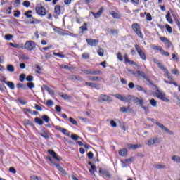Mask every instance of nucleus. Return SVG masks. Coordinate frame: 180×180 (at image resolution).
Wrapping results in <instances>:
<instances>
[{"label": "nucleus", "instance_id": "28", "mask_svg": "<svg viewBox=\"0 0 180 180\" xmlns=\"http://www.w3.org/2000/svg\"><path fill=\"white\" fill-rule=\"evenodd\" d=\"M7 71L9 72H15V67L13 65L8 64L7 65Z\"/></svg>", "mask_w": 180, "mask_h": 180}, {"label": "nucleus", "instance_id": "8", "mask_svg": "<svg viewBox=\"0 0 180 180\" xmlns=\"http://www.w3.org/2000/svg\"><path fill=\"white\" fill-rule=\"evenodd\" d=\"M134 47L140 58L143 61H146L147 60V56H146V53H144V51H143V49H141V48H140V46L138 44H135Z\"/></svg>", "mask_w": 180, "mask_h": 180}, {"label": "nucleus", "instance_id": "21", "mask_svg": "<svg viewBox=\"0 0 180 180\" xmlns=\"http://www.w3.org/2000/svg\"><path fill=\"white\" fill-rule=\"evenodd\" d=\"M118 154L119 155H120V157H126V155H127V149H121L120 150H119Z\"/></svg>", "mask_w": 180, "mask_h": 180}, {"label": "nucleus", "instance_id": "52", "mask_svg": "<svg viewBox=\"0 0 180 180\" xmlns=\"http://www.w3.org/2000/svg\"><path fill=\"white\" fill-rule=\"evenodd\" d=\"M165 27H166V30H167V32L169 33H172V27H171V26H169V25L167 24L165 25Z\"/></svg>", "mask_w": 180, "mask_h": 180}, {"label": "nucleus", "instance_id": "10", "mask_svg": "<svg viewBox=\"0 0 180 180\" xmlns=\"http://www.w3.org/2000/svg\"><path fill=\"white\" fill-rule=\"evenodd\" d=\"M35 11L39 16H46V8L41 4H38L36 6Z\"/></svg>", "mask_w": 180, "mask_h": 180}, {"label": "nucleus", "instance_id": "13", "mask_svg": "<svg viewBox=\"0 0 180 180\" xmlns=\"http://www.w3.org/2000/svg\"><path fill=\"white\" fill-rule=\"evenodd\" d=\"M86 42L89 44V46H91V47H94V46H98V43H99V40L87 39Z\"/></svg>", "mask_w": 180, "mask_h": 180}, {"label": "nucleus", "instance_id": "62", "mask_svg": "<svg viewBox=\"0 0 180 180\" xmlns=\"http://www.w3.org/2000/svg\"><path fill=\"white\" fill-rule=\"evenodd\" d=\"M34 108H35L36 110H39V112H41V110H43V108H41V106H40L37 104L34 105Z\"/></svg>", "mask_w": 180, "mask_h": 180}, {"label": "nucleus", "instance_id": "22", "mask_svg": "<svg viewBox=\"0 0 180 180\" xmlns=\"http://www.w3.org/2000/svg\"><path fill=\"white\" fill-rule=\"evenodd\" d=\"M62 36H70L71 37H77V34L67 30L63 31V34Z\"/></svg>", "mask_w": 180, "mask_h": 180}, {"label": "nucleus", "instance_id": "37", "mask_svg": "<svg viewBox=\"0 0 180 180\" xmlns=\"http://www.w3.org/2000/svg\"><path fill=\"white\" fill-rule=\"evenodd\" d=\"M69 122H70L72 124H74V126H78V122H77V120H74V118L71 117H69Z\"/></svg>", "mask_w": 180, "mask_h": 180}, {"label": "nucleus", "instance_id": "58", "mask_svg": "<svg viewBox=\"0 0 180 180\" xmlns=\"http://www.w3.org/2000/svg\"><path fill=\"white\" fill-rule=\"evenodd\" d=\"M20 16V11L18 10L14 11V17L19 18Z\"/></svg>", "mask_w": 180, "mask_h": 180}, {"label": "nucleus", "instance_id": "12", "mask_svg": "<svg viewBox=\"0 0 180 180\" xmlns=\"http://www.w3.org/2000/svg\"><path fill=\"white\" fill-rule=\"evenodd\" d=\"M91 15H93L95 19H99V18L102 16V13H103V7H101L99 9L98 12L97 13L91 12Z\"/></svg>", "mask_w": 180, "mask_h": 180}, {"label": "nucleus", "instance_id": "7", "mask_svg": "<svg viewBox=\"0 0 180 180\" xmlns=\"http://www.w3.org/2000/svg\"><path fill=\"white\" fill-rule=\"evenodd\" d=\"M98 101L100 102V103H103V102H113V98L110 97V96L101 94L98 97Z\"/></svg>", "mask_w": 180, "mask_h": 180}, {"label": "nucleus", "instance_id": "4", "mask_svg": "<svg viewBox=\"0 0 180 180\" xmlns=\"http://www.w3.org/2000/svg\"><path fill=\"white\" fill-rule=\"evenodd\" d=\"M156 89L155 96L158 98V99H160L161 101H163V102H169V99L165 97V93L161 91L157 85L153 86Z\"/></svg>", "mask_w": 180, "mask_h": 180}, {"label": "nucleus", "instance_id": "27", "mask_svg": "<svg viewBox=\"0 0 180 180\" xmlns=\"http://www.w3.org/2000/svg\"><path fill=\"white\" fill-rule=\"evenodd\" d=\"M162 71H164V72L166 73V75L167 78L169 79V81L174 82V78L172 77V76L169 75V72L168 71V69L165 68L162 70Z\"/></svg>", "mask_w": 180, "mask_h": 180}, {"label": "nucleus", "instance_id": "63", "mask_svg": "<svg viewBox=\"0 0 180 180\" xmlns=\"http://www.w3.org/2000/svg\"><path fill=\"white\" fill-rule=\"evenodd\" d=\"M26 81H28V82H32V81H33V76L32 75H28L26 77Z\"/></svg>", "mask_w": 180, "mask_h": 180}, {"label": "nucleus", "instance_id": "39", "mask_svg": "<svg viewBox=\"0 0 180 180\" xmlns=\"http://www.w3.org/2000/svg\"><path fill=\"white\" fill-rule=\"evenodd\" d=\"M9 46H11V47H14V49H22V46H20V45H19V44H13L12 42H10Z\"/></svg>", "mask_w": 180, "mask_h": 180}, {"label": "nucleus", "instance_id": "42", "mask_svg": "<svg viewBox=\"0 0 180 180\" xmlns=\"http://www.w3.org/2000/svg\"><path fill=\"white\" fill-rule=\"evenodd\" d=\"M150 104L151 106H153V108H155V106H157V101H155L154 98H152L150 100Z\"/></svg>", "mask_w": 180, "mask_h": 180}, {"label": "nucleus", "instance_id": "33", "mask_svg": "<svg viewBox=\"0 0 180 180\" xmlns=\"http://www.w3.org/2000/svg\"><path fill=\"white\" fill-rule=\"evenodd\" d=\"M24 123H25V124H26V126H31L32 127H33L34 126L33 122H32L29 120H24Z\"/></svg>", "mask_w": 180, "mask_h": 180}, {"label": "nucleus", "instance_id": "41", "mask_svg": "<svg viewBox=\"0 0 180 180\" xmlns=\"http://www.w3.org/2000/svg\"><path fill=\"white\" fill-rule=\"evenodd\" d=\"M166 19L167 20V22H169V23H172V18H171V13H167V14L166 15Z\"/></svg>", "mask_w": 180, "mask_h": 180}, {"label": "nucleus", "instance_id": "20", "mask_svg": "<svg viewBox=\"0 0 180 180\" xmlns=\"http://www.w3.org/2000/svg\"><path fill=\"white\" fill-rule=\"evenodd\" d=\"M131 109L130 108V106L128 107H121L120 108V112H122V113H129V112H131Z\"/></svg>", "mask_w": 180, "mask_h": 180}, {"label": "nucleus", "instance_id": "51", "mask_svg": "<svg viewBox=\"0 0 180 180\" xmlns=\"http://www.w3.org/2000/svg\"><path fill=\"white\" fill-rule=\"evenodd\" d=\"M91 174H94L96 171V167L94 165H91V169H89Z\"/></svg>", "mask_w": 180, "mask_h": 180}, {"label": "nucleus", "instance_id": "49", "mask_svg": "<svg viewBox=\"0 0 180 180\" xmlns=\"http://www.w3.org/2000/svg\"><path fill=\"white\" fill-rule=\"evenodd\" d=\"M97 53L98 54V56L100 57H103V53H104V51H103V49L101 48L99 49L98 51H97Z\"/></svg>", "mask_w": 180, "mask_h": 180}, {"label": "nucleus", "instance_id": "26", "mask_svg": "<svg viewBox=\"0 0 180 180\" xmlns=\"http://www.w3.org/2000/svg\"><path fill=\"white\" fill-rule=\"evenodd\" d=\"M127 147L131 150H136V148H141V145L128 144Z\"/></svg>", "mask_w": 180, "mask_h": 180}, {"label": "nucleus", "instance_id": "54", "mask_svg": "<svg viewBox=\"0 0 180 180\" xmlns=\"http://www.w3.org/2000/svg\"><path fill=\"white\" fill-rule=\"evenodd\" d=\"M42 119L46 122V123H49V122H50V117L47 115H43Z\"/></svg>", "mask_w": 180, "mask_h": 180}, {"label": "nucleus", "instance_id": "15", "mask_svg": "<svg viewBox=\"0 0 180 180\" xmlns=\"http://www.w3.org/2000/svg\"><path fill=\"white\" fill-rule=\"evenodd\" d=\"M48 153H49V154H50V155H52V157H53V158H54V160H56L57 161H60V158H58V155H57V153H56V152H54V150H49Z\"/></svg>", "mask_w": 180, "mask_h": 180}, {"label": "nucleus", "instance_id": "60", "mask_svg": "<svg viewBox=\"0 0 180 180\" xmlns=\"http://www.w3.org/2000/svg\"><path fill=\"white\" fill-rule=\"evenodd\" d=\"M54 105V102H53V100H48L46 101V106H53Z\"/></svg>", "mask_w": 180, "mask_h": 180}, {"label": "nucleus", "instance_id": "32", "mask_svg": "<svg viewBox=\"0 0 180 180\" xmlns=\"http://www.w3.org/2000/svg\"><path fill=\"white\" fill-rule=\"evenodd\" d=\"M136 90L139 91L144 92V94H147V90L144 89L140 85H136Z\"/></svg>", "mask_w": 180, "mask_h": 180}, {"label": "nucleus", "instance_id": "61", "mask_svg": "<svg viewBox=\"0 0 180 180\" xmlns=\"http://www.w3.org/2000/svg\"><path fill=\"white\" fill-rule=\"evenodd\" d=\"M27 86H28V88H30V89H32L34 87V83L33 82H28L27 84Z\"/></svg>", "mask_w": 180, "mask_h": 180}, {"label": "nucleus", "instance_id": "50", "mask_svg": "<svg viewBox=\"0 0 180 180\" xmlns=\"http://www.w3.org/2000/svg\"><path fill=\"white\" fill-rule=\"evenodd\" d=\"M40 136H41V137H44V139H49V134H47V132L46 131H43L42 133H41Z\"/></svg>", "mask_w": 180, "mask_h": 180}, {"label": "nucleus", "instance_id": "46", "mask_svg": "<svg viewBox=\"0 0 180 180\" xmlns=\"http://www.w3.org/2000/svg\"><path fill=\"white\" fill-rule=\"evenodd\" d=\"M160 40L165 44H167V43H169V40L168 39H167V37H160Z\"/></svg>", "mask_w": 180, "mask_h": 180}, {"label": "nucleus", "instance_id": "31", "mask_svg": "<svg viewBox=\"0 0 180 180\" xmlns=\"http://www.w3.org/2000/svg\"><path fill=\"white\" fill-rule=\"evenodd\" d=\"M34 122L35 123H37V124H39V126H43V120L39 118V117H35L34 119Z\"/></svg>", "mask_w": 180, "mask_h": 180}, {"label": "nucleus", "instance_id": "56", "mask_svg": "<svg viewBox=\"0 0 180 180\" xmlns=\"http://www.w3.org/2000/svg\"><path fill=\"white\" fill-rule=\"evenodd\" d=\"M172 57L174 60V61H176V63L179 62V58H178L177 56L175 55V53H172Z\"/></svg>", "mask_w": 180, "mask_h": 180}, {"label": "nucleus", "instance_id": "6", "mask_svg": "<svg viewBox=\"0 0 180 180\" xmlns=\"http://www.w3.org/2000/svg\"><path fill=\"white\" fill-rule=\"evenodd\" d=\"M150 121L153 122V123H155V124H157L158 127L161 128L163 130V131H165V133H167V134H169L170 136H172L174 134V132H172V131L169 130L168 128L165 127L164 124L160 122H155V119H150Z\"/></svg>", "mask_w": 180, "mask_h": 180}, {"label": "nucleus", "instance_id": "34", "mask_svg": "<svg viewBox=\"0 0 180 180\" xmlns=\"http://www.w3.org/2000/svg\"><path fill=\"white\" fill-rule=\"evenodd\" d=\"M87 78L89 81H99V77L88 76Z\"/></svg>", "mask_w": 180, "mask_h": 180}, {"label": "nucleus", "instance_id": "55", "mask_svg": "<svg viewBox=\"0 0 180 180\" xmlns=\"http://www.w3.org/2000/svg\"><path fill=\"white\" fill-rule=\"evenodd\" d=\"M117 58L119 60V61H123V56H122V53L120 52L117 53Z\"/></svg>", "mask_w": 180, "mask_h": 180}, {"label": "nucleus", "instance_id": "64", "mask_svg": "<svg viewBox=\"0 0 180 180\" xmlns=\"http://www.w3.org/2000/svg\"><path fill=\"white\" fill-rule=\"evenodd\" d=\"M12 37H13V35H11V34H7V35H5V39L9 41V40H11V39H12Z\"/></svg>", "mask_w": 180, "mask_h": 180}, {"label": "nucleus", "instance_id": "29", "mask_svg": "<svg viewBox=\"0 0 180 180\" xmlns=\"http://www.w3.org/2000/svg\"><path fill=\"white\" fill-rule=\"evenodd\" d=\"M172 161H174V162H176L177 164H180V156L178 155H174L172 157Z\"/></svg>", "mask_w": 180, "mask_h": 180}, {"label": "nucleus", "instance_id": "43", "mask_svg": "<svg viewBox=\"0 0 180 180\" xmlns=\"http://www.w3.org/2000/svg\"><path fill=\"white\" fill-rule=\"evenodd\" d=\"M145 15H146V20H148V22H151L153 20V17L151 16V14L144 13Z\"/></svg>", "mask_w": 180, "mask_h": 180}, {"label": "nucleus", "instance_id": "9", "mask_svg": "<svg viewBox=\"0 0 180 180\" xmlns=\"http://www.w3.org/2000/svg\"><path fill=\"white\" fill-rule=\"evenodd\" d=\"M137 75H139V77H141V78L146 79L150 85H152V86H155V84H154L153 81H151V79L148 78L147 75H146V73H144V72H143L142 70H138Z\"/></svg>", "mask_w": 180, "mask_h": 180}, {"label": "nucleus", "instance_id": "53", "mask_svg": "<svg viewBox=\"0 0 180 180\" xmlns=\"http://www.w3.org/2000/svg\"><path fill=\"white\" fill-rule=\"evenodd\" d=\"M152 49H153V50H158L159 51H160V50H162V48H161V46H155V45H153Z\"/></svg>", "mask_w": 180, "mask_h": 180}, {"label": "nucleus", "instance_id": "36", "mask_svg": "<svg viewBox=\"0 0 180 180\" xmlns=\"http://www.w3.org/2000/svg\"><path fill=\"white\" fill-rule=\"evenodd\" d=\"M6 85L10 88V89H15V84L12 82H7Z\"/></svg>", "mask_w": 180, "mask_h": 180}, {"label": "nucleus", "instance_id": "19", "mask_svg": "<svg viewBox=\"0 0 180 180\" xmlns=\"http://www.w3.org/2000/svg\"><path fill=\"white\" fill-rule=\"evenodd\" d=\"M110 14L114 19H120L122 18V15L117 13H116L115 11H112Z\"/></svg>", "mask_w": 180, "mask_h": 180}, {"label": "nucleus", "instance_id": "47", "mask_svg": "<svg viewBox=\"0 0 180 180\" xmlns=\"http://www.w3.org/2000/svg\"><path fill=\"white\" fill-rule=\"evenodd\" d=\"M53 56H56L57 57H59L60 58H64L65 57V55L64 54H62L60 53H56V52H53Z\"/></svg>", "mask_w": 180, "mask_h": 180}, {"label": "nucleus", "instance_id": "25", "mask_svg": "<svg viewBox=\"0 0 180 180\" xmlns=\"http://www.w3.org/2000/svg\"><path fill=\"white\" fill-rule=\"evenodd\" d=\"M53 165H55V167L57 168L58 170L60 171V172H62V174H65V170H64V169H63V167H61L60 165L53 162Z\"/></svg>", "mask_w": 180, "mask_h": 180}, {"label": "nucleus", "instance_id": "59", "mask_svg": "<svg viewBox=\"0 0 180 180\" xmlns=\"http://www.w3.org/2000/svg\"><path fill=\"white\" fill-rule=\"evenodd\" d=\"M25 78H26V75H25V74H21V75H20V78H19L20 82H23V81H25Z\"/></svg>", "mask_w": 180, "mask_h": 180}, {"label": "nucleus", "instance_id": "30", "mask_svg": "<svg viewBox=\"0 0 180 180\" xmlns=\"http://www.w3.org/2000/svg\"><path fill=\"white\" fill-rule=\"evenodd\" d=\"M153 167L156 169H165V168H166L165 165H161V164L155 165Z\"/></svg>", "mask_w": 180, "mask_h": 180}, {"label": "nucleus", "instance_id": "48", "mask_svg": "<svg viewBox=\"0 0 180 180\" xmlns=\"http://www.w3.org/2000/svg\"><path fill=\"white\" fill-rule=\"evenodd\" d=\"M82 58H84V60H89V53H82Z\"/></svg>", "mask_w": 180, "mask_h": 180}, {"label": "nucleus", "instance_id": "57", "mask_svg": "<svg viewBox=\"0 0 180 180\" xmlns=\"http://www.w3.org/2000/svg\"><path fill=\"white\" fill-rule=\"evenodd\" d=\"M23 6H25V8H29V6H30V1H25L22 3Z\"/></svg>", "mask_w": 180, "mask_h": 180}, {"label": "nucleus", "instance_id": "5", "mask_svg": "<svg viewBox=\"0 0 180 180\" xmlns=\"http://www.w3.org/2000/svg\"><path fill=\"white\" fill-rule=\"evenodd\" d=\"M21 49H25L28 51H32V50H34V49H36V44L33 41H27L24 46H21Z\"/></svg>", "mask_w": 180, "mask_h": 180}, {"label": "nucleus", "instance_id": "23", "mask_svg": "<svg viewBox=\"0 0 180 180\" xmlns=\"http://www.w3.org/2000/svg\"><path fill=\"white\" fill-rule=\"evenodd\" d=\"M88 24L86 22H84L83 25L79 27L81 32L84 33V32H88V27H86Z\"/></svg>", "mask_w": 180, "mask_h": 180}, {"label": "nucleus", "instance_id": "3", "mask_svg": "<svg viewBox=\"0 0 180 180\" xmlns=\"http://www.w3.org/2000/svg\"><path fill=\"white\" fill-rule=\"evenodd\" d=\"M162 141V139L161 137H158V136H153L150 139H149L146 144V146H155V144H160L161 142Z\"/></svg>", "mask_w": 180, "mask_h": 180}, {"label": "nucleus", "instance_id": "14", "mask_svg": "<svg viewBox=\"0 0 180 180\" xmlns=\"http://www.w3.org/2000/svg\"><path fill=\"white\" fill-rule=\"evenodd\" d=\"M55 129H56V130H58L59 131L63 133V134H65L66 136L70 137V132H67V131H68L67 129H65L64 128H61V127H60L58 125L55 126Z\"/></svg>", "mask_w": 180, "mask_h": 180}, {"label": "nucleus", "instance_id": "11", "mask_svg": "<svg viewBox=\"0 0 180 180\" xmlns=\"http://www.w3.org/2000/svg\"><path fill=\"white\" fill-rule=\"evenodd\" d=\"M100 176H106L107 178H112L110 173L106 169H100L98 171Z\"/></svg>", "mask_w": 180, "mask_h": 180}, {"label": "nucleus", "instance_id": "2", "mask_svg": "<svg viewBox=\"0 0 180 180\" xmlns=\"http://www.w3.org/2000/svg\"><path fill=\"white\" fill-rule=\"evenodd\" d=\"M131 29L135 34L138 36L140 39H143V32H141V27L140 24L134 22L131 25Z\"/></svg>", "mask_w": 180, "mask_h": 180}, {"label": "nucleus", "instance_id": "38", "mask_svg": "<svg viewBox=\"0 0 180 180\" xmlns=\"http://www.w3.org/2000/svg\"><path fill=\"white\" fill-rule=\"evenodd\" d=\"M54 31L56 32V33H58V34H60V36H63V33H64V31L60 29V28H56V29H53Z\"/></svg>", "mask_w": 180, "mask_h": 180}, {"label": "nucleus", "instance_id": "24", "mask_svg": "<svg viewBox=\"0 0 180 180\" xmlns=\"http://www.w3.org/2000/svg\"><path fill=\"white\" fill-rule=\"evenodd\" d=\"M68 79H70L71 81H75L77 80V81H81V79H82V78L81 77H78L77 75H70L68 77Z\"/></svg>", "mask_w": 180, "mask_h": 180}, {"label": "nucleus", "instance_id": "40", "mask_svg": "<svg viewBox=\"0 0 180 180\" xmlns=\"http://www.w3.org/2000/svg\"><path fill=\"white\" fill-rule=\"evenodd\" d=\"M30 23V25H37V23H40V20L35 18L31 19Z\"/></svg>", "mask_w": 180, "mask_h": 180}, {"label": "nucleus", "instance_id": "18", "mask_svg": "<svg viewBox=\"0 0 180 180\" xmlns=\"http://www.w3.org/2000/svg\"><path fill=\"white\" fill-rule=\"evenodd\" d=\"M153 63H155V64H157V65H158L159 68H160V70H165V67H164V65H162V64L161 63H160L159 60H158L157 58H153Z\"/></svg>", "mask_w": 180, "mask_h": 180}, {"label": "nucleus", "instance_id": "45", "mask_svg": "<svg viewBox=\"0 0 180 180\" xmlns=\"http://www.w3.org/2000/svg\"><path fill=\"white\" fill-rule=\"evenodd\" d=\"M160 53L162 56H165L166 57H168L169 56V52L165 51L164 49H160Z\"/></svg>", "mask_w": 180, "mask_h": 180}, {"label": "nucleus", "instance_id": "44", "mask_svg": "<svg viewBox=\"0 0 180 180\" xmlns=\"http://www.w3.org/2000/svg\"><path fill=\"white\" fill-rule=\"evenodd\" d=\"M30 180H43V179H41V177H40V176H37L36 175H32L30 176Z\"/></svg>", "mask_w": 180, "mask_h": 180}, {"label": "nucleus", "instance_id": "17", "mask_svg": "<svg viewBox=\"0 0 180 180\" xmlns=\"http://www.w3.org/2000/svg\"><path fill=\"white\" fill-rule=\"evenodd\" d=\"M84 84L85 85H86V86H90V88H95L96 89H99V85L95 83L86 82Z\"/></svg>", "mask_w": 180, "mask_h": 180}, {"label": "nucleus", "instance_id": "35", "mask_svg": "<svg viewBox=\"0 0 180 180\" xmlns=\"http://www.w3.org/2000/svg\"><path fill=\"white\" fill-rule=\"evenodd\" d=\"M44 89L46 90L50 95H54V91L51 89L50 87L44 86Z\"/></svg>", "mask_w": 180, "mask_h": 180}, {"label": "nucleus", "instance_id": "16", "mask_svg": "<svg viewBox=\"0 0 180 180\" xmlns=\"http://www.w3.org/2000/svg\"><path fill=\"white\" fill-rule=\"evenodd\" d=\"M54 13L56 15V16H59V15H61V6L56 5L54 8Z\"/></svg>", "mask_w": 180, "mask_h": 180}, {"label": "nucleus", "instance_id": "1", "mask_svg": "<svg viewBox=\"0 0 180 180\" xmlns=\"http://www.w3.org/2000/svg\"><path fill=\"white\" fill-rule=\"evenodd\" d=\"M115 98H117V99H119L120 101H122V102H131V101H136V102H139V105H141V108H142L143 101V100L139 99V98H134V96L131 95H128L127 96H124L122 94H117L115 95H113Z\"/></svg>", "mask_w": 180, "mask_h": 180}]
</instances>
